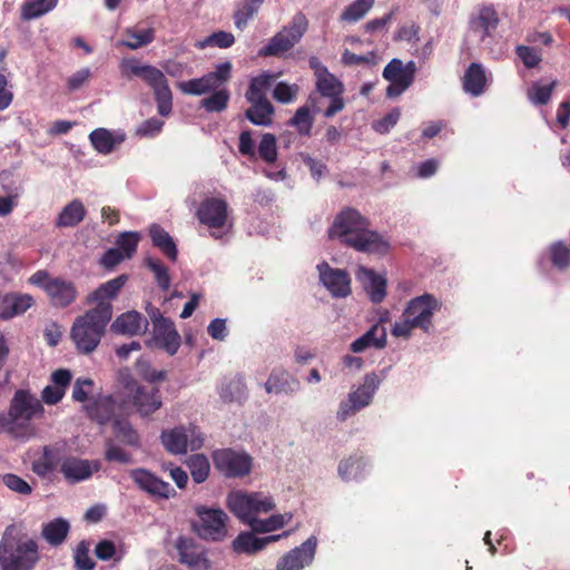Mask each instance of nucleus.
Masks as SVG:
<instances>
[{"instance_id":"1","label":"nucleus","mask_w":570,"mask_h":570,"mask_svg":"<svg viewBox=\"0 0 570 570\" xmlns=\"http://www.w3.org/2000/svg\"><path fill=\"white\" fill-rule=\"evenodd\" d=\"M368 225V220L356 209L346 208L335 217L328 234L331 238H337L358 252L372 254L386 250L387 243Z\"/></svg>"},{"instance_id":"2","label":"nucleus","mask_w":570,"mask_h":570,"mask_svg":"<svg viewBox=\"0 0 570 570\" xmlns=\"http://www.w3.org/2000/svg\"><path fill=\"white\" fill-rule=\"evenodd\" d=\"M43 414L41 401L26 390L13 394L7 413H0V432L14 439L28 440L33 435L31 421Z\"/></svg>"},{"instance_id":"3","label":"nucleus","mask_w":570,"mask_h":570,"mask_svg":"<svg viewBox=\"0 0 570 570\" xmlns=\"http://www.w3.org/2000/svg\"><path fill=\"white\" fill-rule=\"evenodd\" d=\"M38 560L37 542L18 533L13 524L8 525L0 540L1 570H31Z\"/></svg>"},{"instance_id":"4","label":"nucleus","mask_w":570,"mask_h":570,"mask_svg":"<svg viewBox=\"0 0 570 570\" xmlns=\"http://www.w3.org/2000/svg\"><path fill=\"white\" fill-rule=\"evenodd\" d=\"M110 320L88 309L76 317L70 328V337L79 353L90 354L100 344Z\"/></svg>"},{"instance_id":"5","label":"nucleus","mask_w":570,"mask_h":570,"mask_svg":"<svg viewBox=\"0 0 570 570\" xmlns=\"http://www.w3.org/2000/svg\"><path fill=\"white\" fill-rule=\"evenodd\" d=\"M196 217L215 239H223L233 226L228 203L219 196L205 197L197 207Z\"/></svg>"},{"instance_id":"6","label":"nucleus","mask_w":570,"mask_h":570,"mask_svg":"<svg viewBox=\"0 0 570 570\" xmlns=\"http://www.w3.org/2000/svg\"><path fill=\"white\" fill-rule=\"evenodd\" d=\"M228 509L244 523L250 527L261 514L273 511L274 499L262 492H230L226 500Z\"/></svg>"},{"instance_id":"7","label":"nucleus","mask_w":570,"mask_h":570,"mask_svg":"<svg viewBox=\"0 0 570 570\" xmlns=\"http://www.w3.org/2000/svg\"><path fill=\"white\" fill-rule=\"evenodd\" d=\"M439 306L438 299L430 294L412 299L404 312V323L394 324V336H406L413 327L428 331L432 323V316Z\"/></svg>"},{"instance_id":"8","label":"nucleus","mask_w":570,"mask_h":570,"mask_svg":"<svg viewBox=\"0 0 570 570\" xmlns=\"http://www.w3.org/2000/svg\"><path fill=\"white\" fill-rule=\"evenodd\" d=\"M29 283L42 288L50 304L55 307H68L78 296V289L73 282L61 277H52L43 269L32 274L29 278Z\"/></svg>"},{"instance_id":"9","label":"nucleus","mask_w":570,"mask_h":570,"mask_svg":"<svg viewBox=\"0 0 570 570\" xmlns=\"http://www.w3.org/2000/svg\"><path fill=\"white\" fill-rule=\"evenodd\" d=\"M382 379L375 373L366 374L363 383L340 402L336 419L341 422L346 421L357 412L368 406L375 392L381 385Z\"/></svg>"},{"instance_id":"10","label":"nucleus","mask_w":570,"mask_h":570,"mask_svg":"<svg viewBox=\"0 0 570 570\" xmlns=\"http://www.w3.org/2000/svg\"><path fill=\"white\" fill-rule=\"evenodd\" d=\"M160 441L167 452L177 455L199 450L204 444V436L196 425L188 424L164 430Z\"/></svg>"},{"instance_id":"11","label":"nucleus","mask_w":570,"mask_h":570,"mask_svg":"<svg viewBox=\"0 0 570 570\" xmlns=\"http://www.w3.org/2000/svg\"><path fill=\"white\" fill-rule=\"evenodd\" d=\"M308 27V20L303 13L294 16L291 24L276 33L264 46L259 53L263 56H278L293 48L303 37Z\"/></svg>"},{"instance_id":"12","label":"nucleus","mask_w":570,"mask_h":570,"mask_svg":"<svg viewBox=\"0 0 570 570\" xmlns=\"http://www.w3.org/2000/svg\"><path fill=\"white\" fill-rule=\"evenodd\" d=\"M198 520L193 523L197 535L208 541H222L227 535V514L222 509L197 508Z\"/></svg>"},{"instance_id":"13","label":"nucleus","mask_w":570,"mask_h":570,"mask_svg":"<svg viewBox=\"0 0 570 570\" xmlns=\"http://www.w3.org/2000/svg\"><path fill=\"white\" fill-rule=\"evenodd\" d=\"M127 275H119L91 292L87 297L88 304H95L96 306L90 311L98 313L101 316L111 321L112 317V301L118 296L121 288L127 283Z\"/></svg>"},{"instance_id":"14","label":"nucleus","mask_w":570,"mask_h":570,"mask_svg":"<svg viewBox=\"0 0 570 570\" xmlns=\"http://www.w3.org/2000/svg\"><path fill=\"white\" fill-rule=\"evenodd\" d=\"M213 459L215 468L228 478L244 476L252 469V458L244 452H236L232 449L216 451Z\"/></svg>"},{"instance_id":"15","label":"nucleus","mask_w":570,"mask_h":570,"mask_svg":"<svg viewBox=\"0 0 570 570\" xmlns=\"http://www.w3.org/2000/svg\"><path fill=\"white\" fill-rule=\"evenodd\" d=\"M321 284L334 298H345L351 295V276L345 269L331 267L327 262L316 266Z\"/></svg>"},{"instance_id":"16","label":"nucleus","mask_w":570,"mask_h":570,"mask_svg":"<svg viewBox=\"0 0 570 570\" xmlns=\"http://www.w3.org/2000/svg\"><path fill=\"white\" fill-rule=\"evenodd\" d=\"M317 538L311 535L301 546L285 553L276 564V570H302L308 567L315 557Z\"/></svg>"},{"instance_id":"17","label":"nucleus","mask_w":570,"mask_h":570,"mask_svg":"<svg viewBox=\"0 0 570 570\" xmlns=\"http://www.w3.org/2000/svg\"><path fill=\"white\" fill-rule=\"evenodd\" d=\"M175 548L178 552L179 562L190 570H209L210 562L206 557V551L194 539L179 537L176 540Z\"/></svg>"},{"instance_id":"18","label":"nucleus","mask_w":570,"mask_h":570,"mask_svg":"<svg viewBox=\"0 0 570 570\" xmlns=\"http://www.w3.org/2000/svg\"><path fill=\"white\" fill-rule=\"evenodd\" d=\"M180 342V335L174 322L169 318L166 322L153 326L151 337L147 341V345L164 350L168 355H175L179 350Z\"/></svg>"},{"instance_id":"19","label":"nucleus","mask_w":570,"mask_h":570,"mask_svg":"<svg viewBox=\"0 0 570 570\" xmlns=\"http://www.w3.org/2000/svg\"><path fill=\"white\" fill-rule=\"evenodd\" d=\"M99 461H90L76 456H67L61 461L60 471L69 483H78L89 479L99 471Z\"/></svg>"},{"instance_id":"20","label":"nucleus","mask_w":570,"mask_h":570,"mask_svg":"<svg viewBox=\"0 0 570 570\" xmlns=\"http://www.w3.org/2000/svg\"><path fill=\"white\" fill-rule=\"evenodd\" d=\"M134 482L153 497L169 499L176 494L175 489L168 483L145 469H136L130 472Z\"/></svg>"},{"instance_id":"21","label":"nucleus","mask_w":570,"mask_h":570,"mask_svg":"<svg viewBox=\"0 0 570 570\" xmlns=\"http://www.w3.org/2000/svg\"><path fill=\"white\" fill-rule=\"evenodd\" d=\"M142 80L153 88L157 101L158 114L167 117L173 110V96L165 73H137Z\"/></svg>"},{"instance_id":"22","label":"nucleus","mask_w":570,"mask_h":570,"mask_svg":"<svg viewBox=\"0 0 570 570\" xmlns=\"http://www.w3.org/2000/svg\"><path fill=\"white\" fill-rule=\"evenodd\" d=\"M355 278L362 285L373 303H381L386 295V279L374 269L357 266Z\"/></svg>"},{"instance_id":"23","label":"nucleus","mask_w":570,"mask_h":570,"mask_svg":"<svg viewBox=\"0 0 570 570\" xmlns=\"http://www.w3.org/2000/svg\"><path fill=\"white\" fill-rule=\"evenodd\" d=\"M35 305V298L27 293L10 292L0 299V320L9 321L24 314Z\"/></svg>"},{"instance_id":"24","label":"nucleus","mask_w":570,"mask_h":570,"mask_svg":"<svg viewBox=\"0 0 570 570\" xmlns=\"http://www.w3.org/2000/svg\"><path fill=\"white\" fill-rule=\"evenodd\" d=\"M229 73H203L199 78L178 82V88L187 95L200 96L222 87Z\"/></svg>"},{"instance_id":"25","label":"nucleus","mask_w":570,"mask_h":570,"mask_svg":"<svg viewBox=\"0 0 570 570\" xmlns=\"http://www.w3.org/2000/svg\"><path fill=\"white\" fill-rule=\"evenodd\" d=\"M147 327L148 321L137 311H128L120 314L110 325L112 333L126 336L142 334Z\"/></svg>"},{"instance_id":"26","label":"nucleus","mask_w":570,"mask_h":570,"mask_svg":"<svg viewBox=\"0 0 570 570\" xmlns=\"http://www.w3.org/2000/svg\"><path fill=\"white\" fill-rule=\"evenodd\" d=\"M117 409L118 405L110 395H97L85 405L88 416L101 425L118 419Z\"/></svg>"},{"instance_id":"27","label":"nucleus","mask_w":570,"mask_h":570,"mask_svg":"<svg viewBox=\"0 0 570 570\" xmlns=\"http://www.w3.org/2000/svg\"><path fill=\"white\" fill-rule=\"evenodd\" d=\"M89 140L97 153L109 155L126 140V134L120 129L97 128L89 134Z\"/></svg>"},{"instance_id":"28","label":"nucleus","mask_w":570,"mask_h":570,"mask_svg":"<svg viewBox=\"0 0 570 570\" xmlns=\"http://www.w3.org/2000/svg\"><path fill=\"white\" fill-rule=\"evenodd\" d=\"M387 331L382 320L374 324L367 332L353 341L350 350L353 353H363L370 348L380 350L386 345Z\"/></svg>"},{"instance_id":"29","label":"nucleus","mask_w":570,"mask_h":570,"mask_svg":"<svg viewBox=\"0 0 570 570\" xmlns=\"http://www.w3.org/2000/svg\"><path fill=\"white\" fill-rule=\"evenodd\" d=\"M268 394H286L293 395L301 390L299 381L284 370H274L269 374L265 385Z\"/></svg>"},{"instance_id":"30","label":"nucleus","mask_w":570,"mask_h":570,"mask_svg":"<svg viewBox=\"0 0 570 570\" xmlns=\"http://www.w3.org/2000/svg\"><path fill=\"white\" fill-rule=\"evenodd\" d=\"M217 392L224 403L243 404L248 397L245 379L239 374L224 379L218 385Z\"/></svg>"},{"instance_id":"31","label":"nucleus","mask_w":570,"mask_h":570,"mask_svg":"<svg viewBox=\"0 0 570 570\" xmlns=\"http://www.w3.org/2000/svg\"><path fill=\"white\" fill-rule=\"evenodd\" d=\"M132 404L141 416L153 414L163 404L159 389L147 390L144 386H137L132 395Z\"/></svg>"},{"instance_id":"32","label":"nucleus","mask_w":570,"mask_h":570,"mask_svg":"<svg viewBox=\"0 0 570 570\" xmlns=\"http://www.w3.org/2000/svg\"><path fill=\"white\" fill-rule=\"evenodd\" d=\"M250 107L245 111V118L255 126L269 127L273 124L275 108L267 99H246Z\"/></svg>"},{"instance_id":"33","label":"nucleus","mask_w":570,"mask_h":570,"mask_svg":"<svg viewBox=\"0 0 570 570\" xmlns=\"http://www.w3.org/2000/svg\"><path fill=\"white\" fill-rule=\"evenodd\" d=\"M499 24L498 13L492 7H483L479 14L470 20V30L475 33L481 41L491 36V32Z\"/></svg>"},{"instance_id":"34","label":"nucleus","mask_w":570,"mask_h":570,"mask_svg":"<svg viewBox=\"0 0 570 570\" xmlns=\"http://www.w3.org/2000/svg\"><path fill=\"white\" fill-rule=\"evenodd\" d=\"M86 213L83 203L75 198L63 206L57 217L56 226L59 228L76 227L85 219Z\"/></svg>"},{"instance_id":"35","label":"nucleus","mask_w":570,"mask_h":570,"mask_svg":"<svg viewBox=\"0 0 570 570\" xmlns=\"http://www.w3.org/2000/svg\"><path fill=\"white\" fill-rule=\"evenodd\" d=\"M155 38V29L153 27L144 28L134 26L124 31L121 45L129 49H139L153 42Z\"/></svg>"},{"instance_id":"36","label":"nucleus","mask_w":570,"mask_h":570,"mask_svg":"<svg viewBox=\"0 0 570 570\" xmlns=\"http://www.w3.org/2000/svg\"><path fill=\"white\" fill-rule=\"evenodd\" d=\"M149 236L153 245L159 248L169 259L176 261L178 255L177 246L173 237L158 224L149 227Z\"/></svg>"},{"instance_id":"37","label":"nucleus","mask_w":570,"mask_h":570,"mask_svg":"<svg viewBox=\"0 0 570 570\" xmlns=\"http://www.w3.org/2000/svg\"><path fill=\"white\" fill-rule=\"evenodd\" d=\"M70 530V524L66 519L57 518L42 525L41 535L52 547L63 543Z\"/></svg>"},{"instance_id":"38","label":"nucleus","mask_w":570,"mask_h":570,"mask_svg":"<svg viewBox=\"0 0 570 570\" xmlns=\"http://www.w3.org/2000/svg\"><path fill=\"white\" fill-rule=\"evenodd\" d=\"M293 514L291 512L273 514L266 519L254 520L249 527L253 532L268 533L282 529L291 522Z\"/></svg>"},{"instance_id":"39","label":"nucleus","mask_w":570,"mask_h":570,"mask_svg":"<svg viewBox=\"0 0 570 570\" xmlns=\"http://www.w3.org/2000/svg\"><path fill=\"white\" fill-rule=\"evenodd\" d=\"M256 532L243 531L232 542L233 550L236 553L255 554L263 550L259 537L255 535Z\"/></svg>"},{"instance_id":"40","label":"nucleus","mask_w":570,"mask_h":570,"mask_svg":"<svg viewBox=\"0 0 570 570\" xmlns=\"http://www.w3.org/2000/svg\"><path fill=\"white\" fill-rule=\"evenodd\" d=\"M314 115L308 105L296 109L294 116L288 120V125L296 129L299 136H311L314 125Z\"/></svg>"},{"instance_id":"41","label":"nucleus","mask_w":570,"mask_h":570,"mask_svg":"<svg viewBox=\"0 0 570 570\" xmlns=\"http://www.w3.org/2000/svg\"><path fill=\"white\" fill-rule=\"evenodd\" d=\"M365 463L360 456H350L338 464V475L344 481H352L362 478Z\"/></svg>"},{"instance_id":"42","label":"nucleus","mask_w":570,"mask_h":570,"mask_svg":"<svg viewBox=\"0 0 570 570\" xmlns=\"http://www.w3.org/2000/svg\"><path fill=\"white\" fill-rule=\"evenodd\" d=\"M114 431L116 435L127 445L134 448H140V435L134 429L131 423L126 419L114 420Z\"/></svg>"},{"instance_id":"43","label":"nucleus","mask_w":570,"mask_h":570,"mask_svg":"<svg viewBox=\"0 0 570 570\" xmlns=\"http://www.w3.org/2000/svg\"><path fill=\"white\" fill-rule=\"evenodd\" d=\"M272 73H261L250 80L247 91L245 92L246 99H265L267 92L272 88Z\"/></svg>"},{"instance_id":"44","label":"nucleus","mask_w":570,"mask_h":570,"mask_svg":"<svg viewBox=\"0 0 570 570\" xmlns=\"http://www.w3.org/2000/svg\"><path fill=\"white\" fill-rule=\"evenodd\" d=\"M95 554L101 561L112 560L115 563H119L124 559L126 550L124 547H116L110 540H101L95 548Z\"/></svg>"},{"instance_id":"45","label":"nucleus","mask_w":570,"mask_h":570,"mask_svg":"<svg viewBox=\"0 0 570 570\" xmlns=\"http://www.w3.org/2000/svg\"><path fill=\"white\" fill-rule=\"evenodd\" d=\"M58 0H31L26 2L21 9L23 20H32L51 11L57 6Z\"/></svg>"},{"instance_id":"46","label":"nucleus","mask_w":570,"mask_h":570,"mask_svg":"<svg viewBox=\"0 0 570 570\" xmlns=\"http://www.w3.org/2000/svg\"><path fill=\"white\" fill-rule=\"evenodd\" d=\"M229 97V92L219 87L216 90H212V95L200 101V107L208 112H220L227 107Z\"/></svg>"},{"instance_id":"47","label":"nucleus","mask_w":570,"mask_h":570,"mask_svg":"<svg viewBox=\"0 0 570 570\" xmlns=\"http://www.w3.org/2000/svg\"><path fill=\"white\" fill-rule=\"evenodd\" d=\"M263 0H243L234 14L235 24L243 29L247 22L258 12Z\"/></svg>"},{"instance_id":"48","label":"nucleus","mask_w":570,"mask_h":570,"mask_svg":"<svg viewBox=\"0 0 570 570\" xmlns=\"http://www.w3.org/2000/svg\"><path fill=\"white\" fill-rule=\"evenodd\" d=\"M317 91L323 97L341 96L343 92V85L337 80L333 73H320L316 82Z\"/></svg>"},{"instance_id":"49","label":"nucleus","mask_w":570,"mask_h":570,"mask_svg":"<svg viewBox=\"0 0 570 570\" xmlns=\"http://www.w3.org/2000/svg\"><path fill=\"white\" fill-rule=\"evenodd\" d=\"M188 468L193 480L196 483H203L209 474L210 465L204 454H194L188 459Z\"/></svg>"},{"instance_id":"50","label":"nucleus","mask_w":570,"mask_h":570,"mask_svg":"<svg viewBox=\"0 0 570 570\" xmlns=\"http://www.w3.org/2000/svg\"><path fill=\"white\" fill-rule=\"evenodd\" d=\"M299 92V86L296 83H288L279 81L273 87V98L283 105H289L296 101Z\"/></svg>"},{"instance_id":"51","label":"nucleus","mask_w":570,"mask_h":570,"mask_svg":"<svg viewBox=\"0 0 570 570\" xmlns=\"http://www.w3.org/2000/svg\"><path fill=\"white\" fill-rule=\"evenodd\" d=\"M374 0H355L341 14V20L353 23L361 20L372 8Z\"/></svg>"},{"instance_id":"52","label":"nucleus","mask_w":570,"mask_h":570,"mask_svg":"<svg viewBox=\"0 0 570 570\" xmlns=\"http://www.w3.org/2000/svg\"><path fill=\"white\" fill-rule=\"evenodd\" d=\"M556 81L550 82H534L528 89V98L534 105H546L551 98V94L553 88L556 87Z\"/></svg>"},{"instance_id":"53","label":"nucleus","mask_w":570,"mask_h":570,"mask_svg":"<svg viewBox=\"0 0 570 570\" xmlns=\"http://www.w3.org/2000/svg\"><path fill=\"white\" fill-rule=\"evenodd\" d=\"M257 154L268 164H272L277 159L276 137L274 134L266 132L262 136L256 150V155Z\"/></svg>"},{"instance_id":"54","label":"nucleus","mask_w":570,"mask_h":570,"mask_svg":"<svg viewBox=\"0 0 570 570\" xmlns=\"http://www.w3.org/2000/svg\"><path fill=\"white\" fill-rule=\"evenodd\" d=\"M489 79L485 73H464L462 78V86L465 92L472 96H480L487 85Z\"/></svg>"},{"instance_id":"55","label":"nucleus","mask_w":570,"mask_h":570,"mask_svg":"<svg viewBox=\"0 0 570 570\" xmlns=\"http://www.w3.org/2000/svg\"><path fill=\"white\" fill-rule=\"evenodd\" d=\"M234 42L235 38L230 32L217 31L207 36L203 40L197 41L196 47L199 49H204L206 47L228 48Z\"/></svg>"},{"instance_id":"56","label":"nucleus","mask_w":570,"mask_h":570,"mask_svg":"<svg viewBox=\"0 0 570 570\" xmlns=\"http://www.w3.org/2000/svg\"><path fill=\"white\" fill-rule=\"evenodd\" d=\"M140 234L137 232H124L117 240V249H120L126 258H130L137 250Z\"/></svg>"},{"instance_id":"57","label":"nucleus","mask_w":570,"mask_h":570,"mask_svg":"<svg viewBox=\"0 0 570 570\" xmlns=\"http://www.w3.org/2000/svg\"><path fill=\"white\" fill-rule=\"evenodd\" d=\"M137 373L147 382L156 383L161 382L166 379V371H158L151 367L148 360L140 357L135 364Z\"/></svg>"},{"instance_id":"58","label":"nucleus","mask_w":570,"mask_h":570,"mask_svg":"<svg viewBox=\"0 0 570 570\" xmlns=\"http://www.w3.org/2000/svg\"><path fill=\"white\" fill-rule=\"evenodd\" d=\"M146 266L154 273L158 286L163 291L170 287V276L167 267L159 261L151 257L146 258Z\"/></svg>"},{"instance_id":"59","label":"nucleus","mask_w":570,"mask_h":570,"mask_svg":"<svg viewBox=\"0 0 570 570\" xmlns=\"http://www.w3.org/2000/svg\"><path fill=\"white\" fill-rule=\"evenodd\" d=\"M95 382L88 377H78L72 385V400L76 402H89V395L94 393Z\"/></svg>"},{"instance_id":"60","label":"nucleus","mask_w":570,"mask_h":570,"mask_svg":"<svg viewBox=\"0 0 570 570\" xmlns=\"http://www.w3.org/2000/svg\"><path fill=\"white\" fill-rule=\"evenodd\" d=\"M75 566L77 570H94L96 562L89 556V544L81 541L73 554Z\"/></svg>"},{"instance_id":"61","label":"nucleus","mask_w":570,"mask_h":570,"mask_svg":"<svg viewBox=\"0 0 570 570\" xmlns=\"http://www.w3.org/2000/svg\"><path fill=\"white\" fill-rule=\"evenodd\" d=\"M56 469V459L53 451L46 446L42 458L33 463L32 470L39 476H46Z\"/></svg>"},{"instance_id":"62","label":"nucleus","mask_w":570,"mask_h":570,"mask_svg":"<svg viewBox=\"0 0 570 570\" xmlns=\"http://www.w3.org/2000/svg\"><path fill=\"white\" fill-rule=\"evenodd\" d=\"M552 264L563 269L570 265V248L562 243H556L550 248Z\"/></svg>"},{"instance_id":"63","label":"nucleus","mask_w":570,"mask_h":570,"mask_svg":"<svg viewBox=\"0 0 570 570\" xmlns=\"http://www.w3.org/2000/svg\"><path fill=\"white\" fill-rule=\"evenodd\" d=\"M2 482L9 490L18 494L28 495L32 492L31 485L17 474L7 473L2 475Z\"/></svg>"},{"instance_id":"64","label":"nucleus","mask_w":570,"mask_h":570,"mask_svg":"<svg viewBox=\"0 0 570 570\" xmlns=\"http://www.w3.org/2000/svg\"><path fill=\"white\" fill-rule=\"evenodd\" d=\"M517 55L523 65L529 69L535 68L541 61V53L533 47L518 46Z\"/></svg>"}]
</instances>
